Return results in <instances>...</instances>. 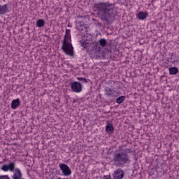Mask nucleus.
I'll return each instance as SVG.
<instances>
[{
    "label": "nucleus",
    "mask_w": 179,
    "mask_h": 179,
    "mask_svg": "<svg viewBox=\"0 0 179 179\" xmlns=\"http://www.w3.org/2000/svg\"><path fill=\"white\" fill-rule=\"evenodd\" d=\"M93 12L105 24H110L111 20L115 17V3L110 1H99L94 3Z\"/></svg>",
    "instance_id": "1"
},
{
    "label": "nucleus",
    "mask_w": 179,
    "mask_h": 179,
    "mask_svg": "<svg viewBox=\"0 0 179 179\" xmlns=\"http://www.w3.org/2000/svg\"><path fill=\"white\" fill-rule=\"evenodd\" d=\"M63 52L69 57H73L75 52H73V46L72 45V39L71 38V29H66V34L62 41V48Z\"/></svg>",
    "instance_id": "2"
},
{
    "label": "nucleus",
    "mask_w": 179,
    "mask_h": 179,
    "mask_svg": "<svg viewBox=\"0 0 179 179\" xmlns=\"http://www.w3.org/2000/svg\"><path fill=\"white\" fill-rule=\"evenodd\" d=\"M112 162L117 167H122L124 164L131 163V158L127 152L115 151L113 153Z\"/></svg>",
    "instance_id": "3"
},
{
    "label": "nucleus",
    "mask_w": 179,
    "mask_h": 179,
    "mask_svg": "<svg viewBox=\"0 0 179 179\" xmlns=\"http://www.w3.org/2000/svg\"><path fill=\"white\" fill-rule=\"evenodd\" d=\"M90 40L87 39V38L84 37L81 40H80V44L81 47H83L82 50H85L90 54V55H96V45L94 43L90 42Z\"/></svg>",
    "instance_id": "4"
},
{
    "label": "nucleus",
    "mask_w": 179,
    "mask_h": 179,
    "mask_svg": "<svg viewBox=\"0 0 179 179\" xmlns=\"http://www.w3.org/2000/svg\"><path fill=\"white\" fill-rule=\"evenodd\" d=\"M70 87L71 89V92H73L74 93H80V92L83 90V85H82L79 81L71 82Z\"/></svg>",
    "instance_id": "5"
},
{
    "label": "nucleus",
    "mask_w": 179,
    "mask_h": 179,
    "mask_svg": "<svg viewBox=\"0 0 179 179\" xmlns=\"http://www.w3.org/2000/svg\"><path fill=\"white\" fill-rule=\"evenodd\" d=\"M108 45H110V43L106 40V38H102L98 41L96 43V49L99 52H101V48H105L106 49Z\"/></svg>",
    "instance_id": "6"
},
{
    "label": "nucleus",
    "mask_w": 179,
    "mask_h": 179,
    "mask_svg": "<svg viewBox=\"0 0 179 179\" xmlns=\"http://www.w3.org/2000/svg\"><path fill=\"white\" fill-rule=\"evenodd\" d=\"M59 169L62 173L63 175H64L66 177H69V176H71L72 174V171L71 170V168L66 164H59Z\"/></svg>",
    "instance_id": "7"
},
{
    "label": "nucleus",
    "mask_w": 179,
    "mask_h": 179,
    "mask_svg": "<svg viewBox=\"0 0 179 179\" xmlns=\"http://www.w3.org/2000/svg\"><path fill=\"white\" fill-rule=\"evenodd\" d=\"M124 175L125 173L124 172V170H122V169L121 168L116 169L113 173V177L114 179H123Z\"/></svg>",
    "instance_id": "8"
},
{
    "label": "nucleus",
    "mask_w": 179,
    "mask_h": 179,
    "mask_svg": "<svg viewBox=\"0 0 179 179\" xmlns=\"http://www.w3.org/2000/svg\"><path fill=\"white\" fill-rule=\"evenodd\" d=\"M10 10H9V4L5 3L3 5H0V16H3V15H6V13H9Z\"/></svg>",
    "instance_id": "9"
},
{
    "label": "nucleus",
    "mask_w": 179,
    "mask_h": 179,
    "mask_svg": "<svg viewBox=\"0 0 179 179\" xmlns=\"http://www.w3.org/2000/svg\"><path fill=\"white\" fill-rule=\"evenodd\" d=\"M136 16L138 20H145V19L149 16V14L143 11H140L136 14Z\"/></svg>",
    "instance_id": "10"
},
{
    "label": "nucleus",
    "mask_w": 179,
    "mask_h": 179,
    "mask_svg": "<svg viewBox=\"0 0 179 179\" xmlns=\"http://www.w3.org/2000/svg\"><path fill=\"white\" fill-rule=\"evenodd\" d=\"M106 131L109 135H113V134H114V127H113V124L107 123L106 126Z\"/></svg>",
    "instance_id": "11"
},
{
    "label": "nucleus",
    "mask_w": 179,
    "mask_h": 179,
    "mask_svg": "<svg viewBox=\"0 0 179 179\" xmlns=\"http://www.w3.org/2000/svg\"><path fill=\"white\" fill-rule=\"evenodd\" d=\"M19 106H20V99H13L12 101L11 108L13 110H16V108H17V107H19Z\"/></svg>",
    "instance_id": "12"
},
{
    "label": "nucleus",
    "mask_w": 179,
    "mask_h": 179,
    "mask_svg": "<svg viewBox=\"0 0 179 179\" xmlns=\"http://www.w3.org/2000/svg\"><path fill=\"white\" fill-rule=\"evenodd\" d=\"M36 27H44L45 26V20L43 19H38L36 22Z\"/></svg>",
    "instance_id": "13"
},
{
    "label": "nucleus",
    "mask_w": 179,
    "mask_h": 179,
    "mask_svg": "<svg viewBox=\"0 0 179 179\" xmlns=\"http://www.w3.org/2000/svg\"><path fill=\"white\" fill-rule=\"evenodd\" d=\"M92 22L99 29H103V22H100L99 20L96 19H92Z\"/></svg>",
    "instance_id": "14"
},
{
    "label": "nucleus",
    "mask_w": 179,
    "mask_h": 179,
    "mask_svg": "<svg viewBox=\"0 0 179 179\" xmlns=\"http://www.w3.org/2000/svg\"><path fill=\"white\" fill-rule=\"evenodd\" d=\"M169 71L170 75H177V73H178V69L176 66L170 67Z\"/></svg>",
    "instance_id": "15"
},
{
    "label": "nucleus",
    "mask_w": 179,
    "mask_h": 179,
    "mask_svg": "<svg viewBox=\"0 0 179 179\" xmlns=\"http://www.w3.org/2000/svg\"><path fill=\"white\" fill-rule=\"evenodd\" d=\"M77 79L80 81L81 85H86V83H89V81H87V79H86L85 77H78Z\"/></svg>",
    "instance_id": "16"
},
{
    "label": "nucleus",
    "mask_w": 179,
    "mask_h": 179,
    "mask_svg": "<svg viewBox=\"0 0 179 179\" xmlns=\"http://www.w3.org/2000/svg\"><path fill=\"white\" fill-rule=\"evenodd\" d=\"M125 101V96H120L116 99V103L117 104H122Z\"/></svg>",
    "instance_id": "17"
},
{
    "label": "nucleus",
    "mask_w": 179,
    "mask_h": 179,
    "mask_svg": "<svg viewBox=\"0 0 179 179\" xmlns=\"http://www.w3.org/2000/svg\"><path fill=\"white\" fill-rule=\"evenodd\" d=\"M83 29H86V27H85V25L80 24V27H79V26L77 27V29L79 31H82V30H83Z\"/></svg>",
    "instance_id": "18"
},
{
    "label": "nucleus",
    "mask_w": 179,
    "mask_h": 179,
    "mask_svg": "<svg viewBox=\"0 0 179 179\" xmlns=\"http://www.w3.org/2000/svg\"><path fill=\"white\" fill-rule=\"evenodd\" d=\"M0 179H10V178L8 175H4V176H0Z\"/></svg>",
    "instance_id": "19"
},
{
    "label": "nucleus",
    "mask_w": 179,
    "mask_h": 179,
    "mask_svg": "<svg viewBox=\"0 0 179 179\" xmlns=\"http://www.w3.org/2000/svg\"><path fill=\"white\" fill-rule=\"evenodd\" d=\"M103 179H111V176H103Z\"/></svg>",
    "instance_id": "20"
},
{
    "label": "nucleus",
    "mask_w": 179,
    "mask_h": 179,
    "mask_svg": "<svg viewBox=\"0 0 179 179\" xmlns=\"http://www.w3.org/2000/svg\"><path fill=\"white\" fill-rule=\"evenodd\" d=\"M113 92H115V91H113ZM113 92H112V91L110 90V92L107 93L108 96H113Z\"/></svg>",
    "instance_id": "21"
},
{
    "label": "nucleus",
    "mask_w": 179,
    "mask_h": 179,
    "mask_svg": "<svg viewBox=\"0 0 179 179\" xmlns=\"http://www.w3.org/2000/svg\"><path fill=\"white\" fill-rule=\"evenodd\" d=\"M129 152H131V148H129V150H127Z\"/></svg>",
    "instance_id": "22"
},
{
    "label": "nucleus",
    "mask_w": 179,
    "mask_h": 179,
    "mask_svg": "<svg viewBox=\"0 0 179 179\" xmlns=\"http://www.w3.org/2000/svg\"><path fill=\"white\" fill-rule=\"evenodd\" d=\"M113 96H115V93L113 92Z\"/></svg>",
    "instance_id": "23"
},
{
    "label": "nucleus",
    "mask_w": 179,
    "mask_h": 179,
    "mask_svg": "<svg viewBox=\"0 0 179 179\" xmlns=\"http://www.w3.org/2000/svg\"><path fill=\"white\" fill-rule=\"evenodd\" d=\"M3 160H4V162H6V159H4Z\"/></svg>",
    "instance_id": "24"
},
{
    "label": "nucleus",
    "mask_w": 179,
    "mask_h": 179,
    "mask_svg": "<svg viewBox=\"0 0 179 179\" xmlns=\"http://www.w3.org/2000/svg\"><path fill=\"white\" fill-rule=\"evenodd\" d=\"M61 179H68V178H61Z\"/></svg>",
    "instance_id": "25"
}]
</instances>
